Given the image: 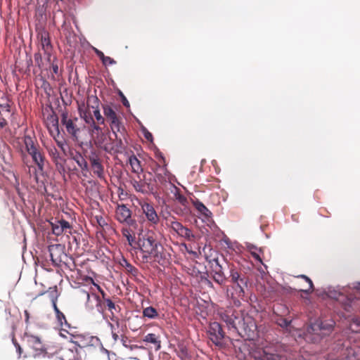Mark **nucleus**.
Instances as JSON below:
<instances>
[{
  "instance_id": "680f3d73",
  "label": "nucleus",
  "mask_w": 360,
  "mask_h": 360,
  "mask_svg": "<svg viewBox=\"0 0 360 360\" xmlns=\"http://www.w3.org/2000/svg\"><path fill=\"white\" fill-rule=\"evenodd\" d=\"M353 288L360 290V282H356L353 283Z\"/></svg>"
},
{
  "instance_id": "2eb2a0df",
  "label": "nucleus",
  "mask_w": 360,
  "mask_h": 360,
  "mask_svg": "<svg viewBox=\"0 0 360 360\" xmlns=\"http://www.w3.org/2000/svg\"><path fill=\"white\" fill-rule=\"evenodd\" d=\"M89 132L94 142V144L96 146L103 149V146L105 145L104 144V142L106 139V136L103 131L101 127H100L96 123H93V124L89 126Z\"/></svg>"
},
{
  "instance_id": "f03ea898",
  "label": "nucleus",
  "mask_w": 360,
  "mask_h": 360,
  "mask_svg": "<svg viewBox=\"0 0 360 360\" xmlns=\"http://www.w3.org/2000/svg\"><path fill=\"white\" fill-rule=\"evenodd\" d=\"M220 317L226 323L229 330L236 333L239 336L248 340L245 342L252 341L256 325L250 316L245 314L242 311L231 308L221 313Z\"/></svg>"
},
{
  "instance_id": "09e8293b",
  "label": "nucleus",
  "mask_w": 360,
  "mask_h": 360,
  "mask_svg": "<svg viewBox=\"0 0 360 360\" xmlns=\"http://www.w3.org/2000/svg\"><path fill=\"white\" fill-rule=\"evenodd\" d=\"M34 62H35L36 65L39 68H41V64H42V58H41V53H34Z\"/></svg>"
},
{
  "instance_id": "0e129e2a",
  "label": "nucleus",
  "mask_w": 360,
  "mask_h": 360,
  "mask_svg": "<svg viewBox=\"0 0 360 360\" xmlns=\"http://www.w3.org/2000/svg\"><path fill=\"white\" fill-rule=\"evenodd\" d=\"M53 71L55 74L58 72V67L57 65H53Z\"/></svg>"
},
{
  "instance_id": "cd10ccee",
  "label": "nucleus",
  "mask_w": 360,
  "mask_h": 360,
  "mask_svg": "<svg viewBox=\"0 0 360 360\" xmlns=\"http://www.w3.org/2000/svg\"><path fill=\"white\" fill-rule=\"evenodd\" d=\"M60 245H51L49 247V252L50 254L51 260L54 266H58L61 262L60 258L56 257V252H60Z\"/></svg>"
},
{
  "instance_id": "4be33fe9",
  "label": "nucleus",
  "mask_w": 360,
  "mask_h": 360,
  "mask_svg": "<svg viewBox=\"0 0 360 360\" xmlns=\"http://www.w3.org/2000/svg\"><path fill=\"white\" fill-rule=\"evenodd\" d=\"M143 212L145 214L147 219L153 224H157L159 221V217L153 206L148 202L141 204Z\"/></svg>"
},
{
  "instance_id": "a18cd8bd",
  "label": "nucleus",
  "mask_w": 360,
  "mask_h": 360,
  "mask_svg": "<svg viewBox=\"0 0 360 360\" xmlns=\"http://www.w3.org/2000/svg\"><path fill=\"white\" fill-rule=\"evenodd\" d=\"M120 340L122 345L130 350H133L138 347L137 345H130V341L125 336H121Z\"/></svg>"
},
{
  "instance_id": "f8f14e48",
  "label": "nucleus",
  "mask_w": 360,
  "mask_h": 360,
  "mask_svg": "<svg viewBox=\"0 0 360 360\" xmlns=\"http://www.w3.org/2000/svg\"><path fill=\"white\" fill-rule=\"evenodd\" d=\"M209 339L217 346L223 345L225 333L218 322L210 323L207 328Z\"/></svg>"
},
{
  "instance_id": "dca6fc26",
  "label": "nucleus",
  "mask_w": 360,
  "mask_h": 360,
  "mask_svg": "<svg viewBox=\"0 0 360 360\" xmlns=\"http://www.w3.org/2000/svg\"><path fill=\"white\" fill-rule=\"evenodd\" d=\"M61 123L65 127L67 132L71 135L72 139L77 140L80 129L75 124L73 120L68 118V114L65 111L63 112L61 114Z\"/></svg>"
},
{
  "instance_id": "aec40b11",
  "label": "nucleus",
  "mask_w": 360,
  "mask_h": 360,
  "mask_svg": "<svg viewBox=\"0 0 360 360\" xmlns=\"http://www.w3.org/2000/svg\"><path fill=\"white\" fill-rule=\"evenodd\" d=\"M119 131H117L115 129V133H112L115 141L113 142L111 145L106 144L103 146V150H105L107 153H111L112 152L114 153H122V150L124 149V146L123 145V142L121 138H119L117 136V132Z\"/></svg>"
},
{
  "instance_id": "bb28decb",
  "label": "nucleus",
  "mask_w": 360,
  "mask_h": 360,
  "mask_svg": "<svg viewBox=\"0 0 360 360\" xmlns=\"http://www.w3.org/2000/svg\"><path fill=\"white\" fill-rule=\"evenodd\" d=\"M93 101L94 105H92L91 107L93 109V114L97 120L98 123L100 124H103L105 122V119L103 117V116L101 115L100 110L98 108L99 105V100L98 98L95 96L92 97L91 98L89 99V101Z\"/></svg>"
},
{
  "instance_id": "f3484780",
  "label": "nucleus",
  "mask_w": 360,
  "mask_h": 360,
  "mask_svg": "<svg viewBox=\"0 0 360 360\" xmlns=\"http://www.w3.org/2000/svg\"><path fill=\"white\" fill-rule=\"evenodd\" d=\"M45 123L50 134L53 137L58 136L60 134L58 127V118L53 111H51L45 118Z\"/></svg>"
},
{
  "instance_id": "e433bc0d",
  "label": "nucleus",
  "mask_w": 360,
  "mask_h": 360,
  "mask_svg": "<svg viewBox=\"0 0 360 360\" xmlns=\"http://www.w3.org/2000/svg\"><path fill=\"white\" fill-rule=\"evenodd\" d=\"M176 352L178 357L181 360L186 359L188 356V349L186 347L183 345H178V347L176 349Z\"/></svg>"
},
{
  "instance_id": "72a5a7b5",
  "label": "nucleus",
  "mask_w": 360,
  "mask_h": 360,
  "mask_svg": "<svg viewBox=\"0 0 360 360\" xmlns=\"http://www.w3.org/2000/svg\"><path fill=\"white\" fill-rule=\"evenodd\" d=\"M91 166L94 174L96 175L98 178L101 179H104V167L101 162L92 164Z\"/></svg>"
},
{
  "instance_id": "6ab92c4d",
  "label": "nucleus",
  "mask_w": 360,
  "mask_h": 360,
  "mask_svg": "<svg viewBox=\"0 0 360 360\" xmlns=\"http://www.w3.org/2000/svg\"><path fill=\"white\" fill-rule=\"evenodd\" d=\"M52 232L56 236H60L64 232L70 233L71 226L70 223L64 219L56 220L51 223Z\"/></svg>"
},
{
  "instance_id": "c756f323",
  "label": "nucleus",
  "mask_w": 360,
  "mask_h": 360,
  "mask_svg": "<svg viewBox=\"0 0 360 360\" xmlns=\"http://www.w3.org/2000/svg\"><path fill=\"white\" fill-rule=\"evenodd\" d=\"M52 304H53L54 311L56 313V319L58 321V324L60 326H63L64 325L69 326L66 321L65 315L58 308L56 299L52 300Z\"/></svg>"
},
{
  "instance_id": "de8ad7c7",
  "label": "nucleus",
  "mask_w": 360,
  "mask_h": 360,
  "mask_svg": "<svg viewBox=\"0 0 360 360\" xmlns=\"http://www.w3.org/2000/svg\"><path fill=\"white\" fill-rule=\"evenodd\" d=\"M122 231L123 236L126 237L127 241L129 242V244L131 245L134 241V238L131 235L129 230L128 229H123Z\"/></svg>"
},
{
  "instance_id": "864d4df0",
  "label": "nucleus",
  "mask_w": 360,
  "mask_h": 360,
  "mask_svg": "<svg viewBox=\"0 0 360 360\" xmlns=\"http://www.w3.org/2000/svg\"><path fill=\"white\" fill-rule=\"evenodd\" d=\"M103 64L105 66L108 65H115L116 64V61L113 58L109 56H106L103 62Z\"/></svg>"
},
{
  "instance_id": "bf43d9fd",
  "label": "nucleus",
  "mask_w": 360,
  "mask_h": 360,
  "mask_svg": "<svg viewBox=\"0 0 360 360\" xmlns=\"http://www.w3.org/2000/svg\"><path fill=\"white\" fill-rule=\"evenodd\" d=\"M204 283L208 288H214V285H213L212 282L210 280H209L208 278H205Z\"/></svg>"
},
{
  "instance_id": "20e7f679",
  "label": "nucleus",
  "mask_w": 360,
  "mask_h": 360,
  "mask_svg": "<svg viewBox=\"0 0 360 360\" xmlns=\"http://www.w3.org/2000/svg\"><path fill=\"white\" fill-rule=\"evenodd\" d=\"M335 322L333 320L315 319L307 327L304 338L309 343H319L328 336L333 330Z\"/></svg>"
},
{
  "instance_id": "4d7b16f0",
  "label": "nucleus",
  "mask_w": 360,
  "mask_h": 360,
  "mask_svg": "<svg viewBox=\"0 0 360 360\" xmlns=\"http://www.w3.org/2000/svg\"><path fill=\"white\" fill-rule=\"evenodd\" d=\"M143 134H144V137L148 140V141H153V135L150 132H149L148 131H147L146 129H143Z\"/></svg>"
},
{
  "instance_id": "a211bd4d",
  "label": "nucleus",
  "mask_w": 360,
  "mask_h": 360,
  "mask_svg": "<svg viewBox=\"0 0 360 360\" xmlns=\"http://www.w3.org/2000/svg\"><path fill=\"white\" fill-rule=\"evenodd\" d=\"M12 116L11 106L6 99L0 100V127L3 128L8 124V120Z\"/></svg>"
},
{
  "instance_id": "2f4dec72",
  "label": "nucleus",
  "mask_w": 360,
  "mask_h": 360,
  "mask_svg": "<svg viewBox=\"0 0 360 360\" xmlns=\"http://www.w3.org/2000/svg\"><path fill=\"white\" fill-rule=\"evenodd\" d=\"M143 341L146 342L153 344L155 347L156 350H159L161 348V342L158 339V337L154 333H148L145 335Z\"/></svg>"
},
{
  "instance_id": "9b49d317",
  "label": "nucleus",
  "mask_w": 360,
  "mask_h": 360,
  "mask_svg": "<svg viewBox=\"0 0 360 360\" xmlns=\"http://www.w3.org/2000/svg\"><path fill=\"white\" fill-rule=\"evenodd\" d=\"M83 293L86 297V301L85 302L86 309L88 311H92L93 310L96 309V311L99 314H102L103 318L105 319V307H103L102 300H101L99 296L95 293H89L84 290L83 291Z\"/></svg>"
},
{
  "instance_id": "37998d69",
  "label": "nucleus",
  "mask_w": 360,
  "mask_h": 360,
  "mask_svg": "<svg viewBox=\"0 0 360 360\" xmlns=\"http://www.w3.org/2000/svg\"><path fill=\"white\" fill-rule=\"evenodd\" d=\"M140 253L139 259L142 263H148L150 262L152 259L153 260V255L150 254V252H146L140 251Z\"/></svg>"
},
{
  "instance_id": "a19ab883",
  "label": "nucleus",
  "mask_w": 360,
  "mask_h": 360,
  "mask_svg": "<svg viewBox=\"0 0 360 360\" xmlns=\"http://www.w3.org/2000/svg\"><path fill=\"white\" fill-rule=\"evenodd\" d=\"M179 236L190 241L193 240L195 238V236L193 235L191 230L186 226H184Z\"/></svg>"
},
{
  "instance_id": "052dcab7",
  "label": "nucleus",
  "mask_w": 360,
  "mask_h": 360,
  "mask_svg": "<svg viewBox=\"0 0 360 360\" xmlns=\"http://www.w3.org/2000/svg\"><path fill=\"white\" fill-rule=\"evenodd\" d=\"M111 334H112V338L115 342H116L119 340V335L115 331H112Z\"/></svg>"
},
{
  "instance_id": "7ed1b4c3",
  "label": "nucleus",
  "mask_w": 360,
  "mask_h": 360,
  "mask_svg": "<svg viewBox=\"0 0 360 360\" xmlns=\"http://www.w3.org/2000/svg\"><path fill=\"white\" fill-rule=\"evenodd\" d=\"M220 317L226 323L229 330L236 333L239 336L248 340L245 342L252 341L256 325L250 316L245 314L242 311L231 308L221 313Z\"/></svg>"
},
{
  "instance_id": "5fc2aeb1",
  "label": "nucleus",
  "mask_w": 360,
  "mask_h": 360,
  "mask_svg": "<svg viewBox=\"0 0 360 360\" xmlns=\"http://www.w3.org/2000/svg\"><path fill=\"white\" fill-rule=\"evenodd\" d=\"M13 344L14 345L15 347L16 348V351L18 353V355L20 356L22 354V348L20 346V345L16 342L14 338H12Z\"/></svg>"
},
{
  "instance_id": "79ce46f5",
  "label": "nucleus",
  "mask_w": 360,
  "mask_h": 360,
  "mask_svg": "<svg viewBox=\"0 0 360 360\" xmlns=\"http://www.w3.org/2000/svg\"><path fill=\"white\" fill-rule=\"evenodd\" d=\"M246 247L251 252V255H252V257L257 261L262 262V259L261 257H259V255L255 252L256 250H257V248L253 245V244H251V243H246Z\"/></svg>"
},
{
  "instance_id": "1a4fd4ad",
  "label": "nucleus",
  "mask_w": 360,
  "mask_h": 360,
  "mask_svg": "<svg viewBox=\"0 0 360 360\" xmlns=\"http://www.w3.org/2000/svg\"><path fill=\"white\" fill-rule=\"evenodd\" d=\"M25 145L27 153L32 157L33 162L37 165L38 170L43 172L45 158L40 150L35 146L30 136L25 137Z\"/></svg>"
},
{
  "instance_id": "8fccbe9b",
  "label": "nucleus",
  "mask_w": 360,
  "mask_h": 360,
  "mask_svg": "<svg viewBox=\"0 0 360 360\" xmlns=\"http://www.w3.org/2000/svg\"><path fill=\"white\" fill-rule=\"evenodd\" d=\"M92 49L93 51L95 52V53L96 54V56L101 60L102 63L103 62V60H105V56L104 55V53L98 50V49L95 48V47H92Z\"/></svg>"
},
{
  "instance_id": "ddd939ff",
  "label": "nucleus",
  "mask_w": 360,
  "mask_h": 360,
  "mask_svg": "<svg viewBox=\"0 0 360 360\" xmlns=\"http://www.w3.org/2000/svg\"><path fill=\"white\" fill-rule=\"evenodd\" d=\"M115 219L121 224H125L129 226H134L136 221L131 217V211L126 205H117L115 209Z\"/></svg>"
},
{
  "instance_id": "603ef678",
  "label": "nucleus",
  "mask_w": 360,
  "mask_h": 360,
  "mask_svg": "<svg viewBox=\"0 0 360 360\" xmlns=\"http://www.w3.org/2000/svg\"><path fill=\"white\" fill-rule=\"evenodd\" d=\"M41 44H42L43 49H44L45 51H46L48 49V48L49 46H51L50 41H49V39H47L46 37L41 38Z\"/></svg>"
},
{
  "instance_id": "6e6d98bb",
  "label": "nucleus",
  "mask_w": 360,
  "mask_h": 360,
  "mask_svg": "<svg viewBox=\"0 0 360 360\" xmlns=\"http://www.w3.org/2000/svg\"><path fill=\"white\" fill-rule=\"evenodd\" d=\"M83 118H84L85 122L87 124H89L90 125L93 124V123H95V122L91 115L88 116L86 114H84Z\"/></svg>"
},
{
  "instance_id": "c03bdc74",
  "label": "nucleus",
  "mask_w": 360,
  "mask_h": 360,
  "mask_svg": "<svg viewBox=\"0 0 360 360\" xmlns=\"http://www.w3.org/2000/svg\"><path fill=\"white\" fill-rule=\"evenodd\" d=\"M125 270L127 273L131 274L135 279H137V277L139 275V271L137 268L130 264L126 266Z\"/></svg>"
},
{
  "instance_id": "39448f33",
  "label": "nucleus",
  "mask_w": 360,
  "mask_h": 360,
  "mask_svg": "<svg viewBox=\"0 0 360 360\" xmlns=\"http://www.w3.org/2000/svg\"><path fill=\"white\" fill-rule=\"evenodd\" d=\"M229 281L233 283L232 290L227 289V297L232 299L233 302L240 303L238 299L245 295V288L248 287V278L240 274L233 266L230 268Z\"/></svg>"
},
{
  "instance_id": "423d86ee",
  "label": "nucleus",
  "mask_w": 360,
  "mask_h": 360,
  "mask_svg": "<svg viewBox=\"0 0 360 360\" xmlns=\"http://www.w3.org/2000/svg\"><path fill=\"white\" fill-rule=\"evenodd\" d=\"M140 251L150 252L153 255V262L161 263L164 259L162 254L163 248L154 237L153 233H147L139 239Z\"/></svg>"
},
{
  "instance_id": "7c9ffc66",
  "label": "nucleus",
  "mask_w": 360,
  "mask_h": 360,
  "mask_svg": "<svg viewBox=\"0 0 360 360\" xmlns=\"http://www.w3.org/2000/svg\"><path fill=\"white\" fill-rule=\"evenodd\" d=\"M167 225L169 226L174 231H175L179 236L181 234L184 226L176 221L175 218H172L167 220Z\"/></svg>"
},
{
  "instance_id": "49530a36",
  "label": "nucleus",
  "mask_w": 360,
  "mask_h": 360,
  "mask_svg": "<svg viewBox=\"0 0 360 360\" xmlns=\"http://www.w3.org/2000/svg\"><path fill=\"white\" fill-rule=\"evenodd\" d=\"M297 277L304 278L309 283V288L308 290H301V291H302L305 293H309L311 291L313 286H314L312 281L309 277H307V276L303 275V274L299 275V276H297Z\"/></svg>"
},
{
  "instance_id": "774afa93",
  "label": "nucleus",
  "mask_w": 360,
  "mask_h": 360,
  "mask_svg": "<svg viewBox=\"0 0 360 360\" xmlns=\"http://www.w3.org/2000/svg\"><path fill=\"white\" fill-rule=\"evenodd\" d=\"M108 360H110V356H108Z\"/></svg>"
},
{
  "instance_id": "4c0bfd02",
  "label": "nucleus",
  "mask_w": 360,
  "mask_h": 360,
  "mask_svg": "<svg viewBox=\"0 0 360 360\" xmlns=\"http://www.w3.org/2000/svg\"><path fill=\"white\" fill-rule=\"evenodd\" d=\"M276 322L282 328L288 330V328L290 327L292 320L280 316L276 319Z\"/></svg>"
},
{
  "instance_id": "473e14b6",
  "label": "nucleus",
  "mask_w": 360,
  "mask_h": 360,
  "mask_svg": "<svg viewBox=\"0 0 360 360\" xmlns=\"http://www.w3.org/2000/svg\"><path fill=\"white\" fill-rule=\"evenodd\" d=\"M143 316L148 319H156L159 317V313L155 308L150 306L143 309Z\"/></svg>"
},
{
  "instance_id": "f704fd0d",
  "label": "nucleus",
  "mask_w": 360,
  "mask_h": 360,
  "mask_svg": "<svg viewBox=\"0 0 360 360\" xmlns=\"http://www.w3.org/2000/svg\"><path fill=\"white\" fill-rule=\"evenodd\" d=\"M172 187L174 191H172V193H174L175 199L182 205H186L188 203L187 198L182 194L180 193L179 189L172 185Z\"/></svg>"
},
{
  "instance_id": "58836bf2",
  "label": "nucleus",
  "mask_w": 360,
  "mask_h": 360,
  "mask_svg": "<svg viewBox=\"0 0 360 360\" xmlns=\"http://www.w3.org/2000/svg\"><path fill=\"white\" fill-rule=\"evenodd\" d=\"M88 158L91 165L101 162L99 153L94 149L90 150Z\"/></svg>"
},
{
  "instance_id": "13d9d810",
  "label": "nucleus",
  "mask_w": 360,
  "mask_h": 360,
  "mask_svg": "<svg viewBox=\"0 0 360 360\" xmlns=\"http://www.w3.org/2000/svg\"><path fill=\"white\" fill-rule=\"evenodd\" d=\"M57 145L59 148H61L63 151H65V142L64 141H57Z\"/></svg>"
},
{
  "instance_id": "c9c22d12",
  "label": "nucleus",
  "mask_w": 360,
  "mask_h": 360,
  "mask_svg": "<svg viewBox=\"0 0 360 360\" xmlns=\"http://www.w3.org/2000/svg\"><path fill=\"white\" fill-rule=\"evenodd\" d=\"M129 164L132 168V172L135 173H139L141 171V167L140 165V161L135 156H131L129 158Z\"/></svg>"
},
{
  "instance_id": "f257e3e1",
  "label": "nucleus",
  "mask_w": 360,
  "mask_h": 360,
  "mask_svg": "<svg viewBox=\"0 0 360 360\" xmlns=\"http://www.w3.org/2000/svg\"><path fill=\"white\" fill-rule=\"evenodd\" d=\"M245 360H290L289 348L276 342L264 348L258 347L252 341L244 342L239 347Z\"/></svg>"
},
{
  "instance_id": "0eeeda50",
  "label": "nucleus",
  "mask_w": 360,
  "mask_h": 360,
  "mask_svg": "<svg viewBox=\"0 0 360 360\" xmlns=\"http://www.w3.org/2000/svg\"><path fill=\"white\" fill-rule=\"evenodd\" d=\"M78 340L75 341L74 344L80 349V352L87 353H91L94 349H99L101 352L110 355V352L105 349L100 338L97 336L94 335H79Z\"/></svg>"
},
{
  "instance_id": "69168bd1",
  "label": "nucleus",
  "mask_w": 360,
  "mask_h": 360,
  "mask_svg": "<svg viewBox=\"0 0 360 360\" xmlns=\"http://www.w3.org/2000/svg\"><path fill=\"white\" fill-rule=\"evenodd\" d=\"M108 325L110 327V328L111 330V332L112 331H115V326H114V325L112 323L108 321Z\"/></svg>"
},
{
  "instance_id": "ea45409f",
  "label": "nucleus",
  "mask_w": 360,
  "mask_h": 360,
  "mask_svg": "<svg viewBox=\"0 0 360 360\" xmlns=\"http://www.w3.org/2000/svg\"><path fill=\"white\" fill-rule=\"evenodd\" d=\"M349 330L353 333H360V319L354 318L349 325Z\"/></svg>"
},
{
  "instance_id": "3c124183",
  "label": "nucleus",
  "mask_w": 360,
  "mask_h": 360,
  "mask_svg": "<svg viewBox=\"0 0 360 360\" xmlns=\"http://www.w3.org/2000/svg\"><path fill=\"white\" fill-rule=\"evenodd\" d=\"M119 95L121 97L122 103L123 105L125 106L126 108H129V106H130L129 102L128 101L127 98L124 96L123 93L122 91H120Z\"/></svg>"
},
{
  "instance_id": "9d476101",
  "label": "nucleus",
  "mask_w": 360,
  "mask_h": 360,
  "mask_svg": "<svg viewBox=\"0 0 360 360\" xmlns=\"http://www.w3.org/2000/svg\"><path fill=\"white\" fill-rule=\"evenodd\" d=\"M326 293L329 297L341 302L345 311H351L352 310L354 298L352 297H345L344 292L340 290L339 287H328Z\"/></svg>"
},
{
  "instance_id": "e2e57ef3",
  "label": "nucleus",
  "mask_w": 360,
  "mask_h": 360,
  "mask_svg": "<svg viewBox=\"0 0 360 360\" xmlns=\"http://www.w3.org/2000/svg\"><path fill=\"white\" fill-rule=\"evenodd\" d=\"M127 264H130V263L125 259H123L122 262L121 263V265L126 269V266Z\"/></svg>"
},
{
  "instance_id": "6e6552de",
  "label": "nucleus",
  "mask_w": 360,
  "mask_h": 360,
  "mask_svg": "<svg viewBox=\"0 0 360 360\" xmlns=\"http://www.w3.org/2000/svg\"><path fill=\"white\" fill-rule=\"evenodd\" d=\"M222 262H220L219 258H214L211 261V275L215 283L219 284V285H224L227 281V278L225 276L224 270L228 268L230 270V268L233 267V265H231L229 262H227L224 258H222Z\"/></svg>"
},
{
  "instance_id": "4468645a",
  "label": "nucleus",
  "mask_w": 360,
  "mask_h": 360,
  "mask_svg": "<svg viewBox=\"0 0 360 360\" xmlns=\"http://www.w3.org/2000/svg\"><path fill=\"white\" fill-rule=\"evenodd\" d=\"M98 290L101 292L103 297V304L105 309H107L110 313V320L115 321L117 324H119L118 319L116 316V314L120 311V307L115 304V303L106 296V293L101 289L98 285H95Z\"/></svg>"
},
{
  "instance_id": "c85d7f7f",
  "label": "nucleus",
  "mask_w": 360,
  "mask_h": 360,
  "mask_svg": "<svg viewBox=\"0 0 360 360\" xmlns=\"http://www.w3.org/2000/svg\"><path fill=\"white\" fill-rule=\"evenodd\" d=\"M47 151L49 153V156L51 158L52 160L55 162L56 165L58 164L61 165V161L63 160L60 153L55 146L51 145L46 147Z\"/></svg>"
},
{
  "instance_id": "b1692460",
  "label": "nucleus",
  "mask_w": 360,
  "mask_h": 360,
  "mask_svg": "<svg viewBox=\"0 0 360 360\" xmlns=\"http://www.w3.org/2000/svg\"><path fill=\"white\" fill-rule=\"evenodd\" d=\"M131 184L136 191L143 194L148 193L153 190V186L148 182L146 179L137 181L135 179L131 180Z\"/></svg>"
},
{
  "instance_id": "393cba45",
  "label": "nucleus",
  "mask_w": 360,
  "mask_h": 360,
  "mask_svg": "<svg viewBox=\"0 0 360 360\" xmlns=\"http://www.w3.org/2000/svg\"><path fill=\"white\" fill-rule=\"evenodd\" d=\"M70 158L77 163L82 171H89L88 163L81 153L79 151L72 152L70 153Z\"/></svg>"
},
{
  "instance_id": "a878e982",
  "label": "nucleus",
  "mask_w": 360,
  "mask_h": 360,
  "mask_svg": "<svg viewBox=\"0 0 360 360\" xmlns=\"http://www.w3.org/2000/svg\"><path fill=\"white\" fill-rule=\"evenodd\" d=\"M27 341L29 345L32 347L34 350L39 351L40 352H44L46 351V349L43 346L39 337L29 335L27 336Z\"/></svg>"
},
{
  "instance_id": "412c9836",
  "label": "nucleus",
  "mask_w": 360,
  "mask_h": 360,
  "mask_svg": "<svg viewBox=\"0 0 360 360\" xmlns=\"http://www.w3.org/2000/svg\"><path fill=\"white\" fill-rule=\"evenodd\" d=\"M103 112L105 116L111 121L110 127L112 133H115V129L120 131V122L113 109L110 106H105L103 108Z\"/></svg>"
},
{
  "instance_id": "338daca9",
  "label": "nucleus",
  "mask_w": 360,
  "mask_h": 360,
  "mask_svg": "<svg viewBox=\"0 0 360 360\" xmlns=\"http://www.w3.org/2000/svg\"><path fill=\"white\" fill-rule=\"evenodd\" d=\"M224 243L228 245V248H230V240L229 238L224 239Z\"/></svg>"
},
{
  "instance_id": "5701e85b",
  "label": "nucleus",
  "mask_w": 360,
  "mask_h": 360,
  "mask_svg": "<svg viewBox=\"0 0 360 360\" xmlns=\"http://www.w3.org/2000/svg\"><path fill=\"white\" fill-rule=\"evenodd\" d=\"M195 208L201 216L202 220L208 223L213 222L212 220V212L200 200H196L193 202Z\"/></svg>"
}]
</instances>
